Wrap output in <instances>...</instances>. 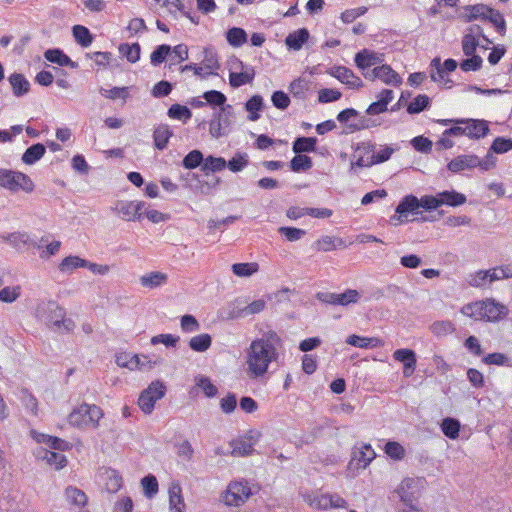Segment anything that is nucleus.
Here are the masks:
<instances>
[{
	"label": "nucleus",
	"instance_id": "obj_16",
	"mask_svg": "<svg viewBox=\"0 0 512 512\" xmlns=\"http://www.w3.org/2000/svg\"><path fill=\"white\" fill-rule=\"evenodd\" d=\"M8 81L12 87V92L16 97H22L30 90V83L23 74L13 73L9 76Z\"/></svg>",
	"mask_w": 512,
	"mask_h": 512
},
{
	"label": "nucleus",
	"instance_id": "obj_44",
	"mask_svg": "<svg viewBox=\"0 0 512 512\" xmlns=\"http://www.w3.org/2000/svg\"><path fill=\"white\" fill-rule=\"evenodd\" d=\"M204 156L200 150H192L190 151L182 160V165L186 169H195L200 165H203Z\"/></svg>",
	"mask_w": 512,
	"mask_h": 512
},
{
	"label": "nucleus",
	"instance_id": "obj_57",
	"mask_svg": "<svg viewBox=\"0 0 512 512\" xmlns=\"http://www.w3.org/2000/svg\"><path fill=\"white\" fill-rule=\"evenodd\" d=\"M512 149V139L497 137L493 141L490 151L497 154L506 153Z\"/></svg>",
	"mask_w": 512,
	"mask_h": 512
},
{
	"label": "nucleus",
	"instance_id": "obj_3",
	"mask_svg": "<svg viewBox=\"0 0 512 512\" xmlns=\"http://www.w3.org/2000/svg\"><path fill=\"white\" fill-rule=\"evenodd\" d=\"M37 311L39 316L49 325L56 327L63 325L66 329H69L68 325L72 323L71 320L65 319L64 309L55 301L42 303Z\"/></svg>",
	"mask_w": 512,
	"mask_h": 512
},
{
	"label": "nucleus",
	"instance_id": "obj_13",
	"mask_svg": "<svg viewBox=\"0 0 512 512\" xmlns=\"http://www.w3.org/2000/svg\"><path fill=\"white\" fill-rule=\"evenodd\" d=\"M479 165V157L474 154L460 155L452 159L448 164L447 168L453 173H458L465 169H472Z\"/></svg>",
	"mask_w": 512,
	"mask_h": 512
},
{
	"label": "nucleus",
	"instance_id": "obj_58",
	"mask_svg": "<svg viewBox=\"0 0 512 512\" xmlns=\"http://www.w3.org/2000/svg\"><path fill=\"white\" fill-rule=\"evenodd\" d=\"M248 165L247 154L237 153L232 159L227 162L226 167L232 172H239Z\"/></svg>",
	"mask_w": 512,
	"mask_h": 512
},
{
	"label": "nucleus",
	"instance_id": "obj_12",
	"mask_svg": "<svg viewBox=\"0 0 512 512\" xmlns=\"http://www.w3.org/2000/svg\"><path fill=\"white\" fill-rule=\"evenodd\" d=\"M457 123L465 125L466 136L471 139L483 138L489 132L488 123L485 120L461 119Z\"/></svg>",
	"mask_w": 512,
	"mask_h": 512
},
{
	"label": "nucleus",
	"instance_id": "obj_29",
	"mask_svg": "<svg viewBox=\"0 0 512 512\" xmlns=\"http://www.w3.org/2000/svg\"><path fill=\"white\" fill-rule=\"evenodd\" d=\"M264 108V101L262 96L253 95L246 103L245 109L249 112L248 119L250 121H257L260 118L259 111Z\"/></svg>",
	"mask_w": 512,
	"mask_h": 512
},
{
	"label": "nucleus",
	"instance_id": "obj_43",
	"mask_svg": "<svg viewBox=\"0 0 512 512\" xmlns=\"http://www.w3.org/2000/svg\"><path fill=\"white\" fill-rule=\"evenodd\" d=\"M441 429L446 437L456 439L459 435L460 423L457 419L448 417L442 421Z\"/></svg>",
	"mask_w": 512,
	"mask_h": 512
},
{
	"label": "nucleus",
	"instance_id": "obj_1",
	"mask_svg": "<svg viewBox=\"0 0 512 512\" xmlns=\"http://www.w3.org/2000/svg\"><path fill=\"white\" fill-rule=\"evenodd\" d=\"M279 343L280 338L274 331H269L251 342L246 359V373L250 379H259L267 373L270 363L278 358Z\"/></svg>",
	"mask_w": 512,
	"mask_h": 512
},
{
	"label": "nucleus",
	"instance_id": "obj_64",
	"mask_svg": "<svg viewBox=\"0 0 512 512\" xmlns=\"http://www.w3.org/2000/svg\"><path fill=\"white\" fill-rule=\"evenodd\" d=\"M467 57H468L467 59H464L460 63V68L463 71H465V72L477 71L481 68L483 60L480 56L474 54L473 56H467Z\"/></svg>",
	"mask_w": 512,
	"mask_h": 512
},
{
	"label": "nucleus",
	"instance_id": "obj_47",
	"mask_svg": "<svg viewBox=\"0 0 512 512\" xmlns=\"http://www.w3.org/2000/svg\"><path fill=\"white\" fill-rule=\"evenodd\" d=\"M144 495L147 498H152L158 493V481L156 477L149 474L141 479Z\"/></svg>",
	"mask_w": 512,
	"mask_h": 512
},
{
	"label": "nucleus",
	"instance_id": "obj_4",
	"mask_svg": "<svg viewBox=\"0 0 512 512\" xmlns=\"http://www.w3.org/2000/svg\"><path fill=\"white\" fill-rule=\"evenodd\" d=\"M166 386L161 381L152 382L147 389L142 391L138 399V405L145 414H150L157 400L164 397Z\"/></svg>",
	"mask_w": 512,
	"mask_h": 512
},
{
	"label": "nucleus",
	"instance_id": "obj_15",
	"mask_svg": "<svg viewBox=\"0 0 512 512\" xmlns=\"http://www.w3.org/2000/svg\"><path fill=\"white\" fill-rule=\"evenodd\" d=\"M0 238L3 241L8 242L18 251H23L25 248L30 246V243H32V239L25 232H13L7 235H1Z\"/></svg>",
	"mask_w": 512,
	"mask_h": 512
},
{
	"label": "nucleus",
	"instance_id": "obj_26",
	"mask_svg": "<svg viewBox=\"0 0 512 512\" xmlns=\"http://www.w3.org/2000/svg\"><path fill=\"white\" fill-rule=\"evenodd\" d=\"M85 408L86 403H83L69 414L68 421L71 425L78 428L90 427V423L87 417L88 414L85 411Z\"/></svg>",
	"mask_w": 512,
	"mask_h": 512
},
{
	"label": "nucleus",
	"instance_id": "obj_41",
	"mask_svg": "<svg viewBox=\"0 0 512 512\" xmlns=\"http://www.w3.org/2000/svg\"><path fill=\"white\" fill-rule=\"evenodd\" d=\"M232 447V454L238 456H248L254 451L253 443L246 439L233 440L230 443Z\"/></svg>",
	"mask_w": 512,
	"mask_h": 512
},
{
	"label": "nucleus",
	"instance_id": "obj_25",
	"mask_svg": "<svg viewBox=\"0 0 512 512\" xmlns=\"http://www.w3.org/2000/svg\"><path fill=\"white\" fill-rule=\"evenodd\" d=\"M378 79L388 85L398 86L402 83V79L391 66L384 64L377 67Z\"/></svg>",
	"mask_w": 512,
	"mask_h": 512
},
{
	"label": "nucleus",
	"instance_id": "obj_53",
	"mask_svg": "<svg viewBox=\"0 0 512 512\" xmlns=\"http://www.w3.org/2000/svg\"><path fill=\"white\" fill-rule=\"evenodd\" d=\"M278 232L283 235L287 241L294 242L300 240L306 235V231L295 227L282 226L278 229Z\"/></svg>",
	"mask_w": 512,
	"mask_h": 512
},
{
	"label": "nucleus",
	"instance_id": "obj_27",
	"mask_svg": "<svg viewBox=\"0 0 512 512\" xmlns=\"http://www.w3.org/2000/svg\"><path fill=\"white\" fill-rule=\"evenodd\" d=\"M45 152L46 147L42 143L33 144L22 155V161L27 165H32L40 160Z\"/></svg>",
	"mask_w": 512,
	"mask_h": 512
},
{
	"label": "nucleus",
	"instance_id": "obj_48",
	"mask_svg": "<svg viewBox=\"0 0 512 512\" xmlns=\"http://www.w3.org/2000/svg\"><path fill=\"white\" fill-rule=\"evenodd\" d=\"M167 114L172 119L183 120L184 122L192 117L191 110L180 104L171 105Z\"/></svg>",
	"mask_w": 512,
	"mask_h": 512
},
{
	"label": "nucleus",
	"instance_id": "obj_49",
	"mask_svg": "<svg viewBox=\"0 0 512 512\" xmlns=\"http://www.w3.org/2000/svg\"><path fill=\"white\" fill-rule=\"evenodd\" d=\"M483 311V301L466 304L461 309L465 316L476 320L483 319Z\"/></svg>",
	"mask_w": 512,
	"mask_h": 512
},
{
	"label": "nucleus",
	"instance_id": "obj_11",
	"mask_svg": "<svg viewBox=\"0 0 512 512\" xmlns=\"http://www.w3.org/2000/svg\"><path fill=\"white\" fill-rule=\"evenodd\" d=\"M483 319L489 322H496L508 314V309L505 305L496 302L494 299H487L483 301Z\"/></svg>",
	"mask_w": 512,
	"mask_h": 512
},
{
	"label": "nucleus",
	"instance_id": "obj_21",
	"mask_svg": "<svg viewBox=\"0 0 512 512\" xmlns=\"http://www.w3.org/2000/svg\"><path fill=\"white\" fill-rule=\"evenodd\" d=\"M173 135L172 130L166 124H160L154 129L153 139L155 147L158 150H163L166 148L170 137Z\"/></svg>",
	"mask_w": 512,
	"mask_h": 512
},
{
	"label": "nucleus",
	"instance_id": "obj_50",
	"mask_svg": "<svg viewBox=\"0 0 512 512\" xmlns=\"http://www.w3.org/2000/svg\"><path fill=\"white\" fill-rule=\"evenodd\" d=\"M257 263H235L232 265V271L239 277H248L257 272Z\"/></svg>",
	"mask_w": 512,
	"mask_h": 512
},
{
	"label": "nucleus",
	"instance_id": "obj_28",
	"mask_svg": "<svg viewBox=\"0 0 512 512\" xmlns=\"http://www.w3.org/2000/svg\"><path fill=\"white\" fill-rule=\"evenodd\" d=\"M317 138L297 137L293 142L292 150L295 154L314 152L316 150Z\"/></svg>",
	"mask_w": 512,
	"mask_h": 512
},
{
	"label": "nucleus",
	"instance_id": "obj_9",
	"mask_svg": "<svg viewBox=\"0 0 512 512\" xmlns=\"http://www.w3.org/2000/svg\"><path fill=\"white\" fill-rule=\"evenodd\" d=\"M393 358L396 361L403 363V375L405 377H410L414 373L417 358L416 353L413 350L408 348L397 349L393 353Z\"/></svg>",
	"mask_w": 512,
	"mask_h": 512
},
{
	"label": "nucleus",
	"instance_id": "obj_52",
	"mask_svg": "<svg viewBox=\"0 0 512 512\" xmlns=\"http://www.w3.org/2000/svg\"><path fill=\"white\" fill-rule=\"evenodd\" d=\"M512 278V263L490 269V282Z\"/></svg>",
	"mask_w": 512,
	"mask_h": 512
},
{
	"label": "nucleus",
	"instance_id": "obj_30",
	"mask_svg": "<svg viewBox=\"0 0 512 512\" xmlns=\"http://www.w3.org/2000/svg\"><path fill=\"white\" fill-rule=\"evenodd\" d=\"M38 455L45 459L49 465H54L56 469L63 468L67 463L66 457L59 452L41 449Z\"/></svg>",
	"mask_w": 512,
	"mask_h": 512
},
{
	"label": "nucleus",
	"instance_id": "obj_20",
	"mask_svg": "<svg viewBox=\"0 0 512 512\" xmlns=\"http://www.w3.org/2000/svg\"><path fill=\"white\" fill-rule=\"evenodd\" d=\"M440 206L448 205L451 207H458L466 203V196L455 190L439 192Z\"/></svg>",
	"mask_w": 512,
	"mask_h": 512
},
{
	"label": "nucleus",
	"instance_id": "obj_39",
	"mask_svg": "<svg viewBox=\"0 0 512 512\" xmlns=\"http://www.w3.org/2000/svg\"><path fill=\"white\" fill-rule=\"evenodd\" d=\"M313 162L311 157L303 154H296L290 161V169L293 172L307 171L311 169Z\"/></svg>",
	"mask_w": 512,
	"mask_h": 512
},
{
	"label": "nucleus",
	"instance_id": "obj_17",
	"mask_svg": "<svg viewBox=\"0 0 512 512\" xmlns=\"http://www.w3.org/2000/svg\"><path fill=\"white\" fill-rule=\"evenodd\" d=\"M347 247L345 241L342 238L332 237V236H323L317 241L314 242V248L317 251L328 252L335 250L336 248H345Z\"/></svg>",
	"mask_w": 512,
	"mask_h": 512
},
{
	"label": "nucleus",
	"instance_id": "obj_45",
	"mask_svg": "<svg viewBox=\"0 0 512 512\" xmlns=\"http://www.w3.org/2000/svg\"><path fill=\"white\" fill-rule=\"evenodd\" d=\"M305 500L310 506L318 509H328L332 507V498L327 494L306 495Z\"/></svg>",
	"mask_w": 512,
	"mask_h": 512
},
{
	"label": "nucleus",
	"instance_id": "obj_14",
	"mask_svg": "<svg viewBox=\"0 0 512 512\" xmlns=\"http://www.w3.org/2000/svg\"><path fill=\"white\" fill-rule=\"evenodd\" d=\"M355 63L359 69L365 70L383 61L381 56L374 51L363 49L355 55Z\"/></svg>",
	"mask_w": 512,
	"mask_h": 512
},
{
	"label": "nucleus",
	"instance_id": "obj_33",
	"mask_svg": "<svg viewBox=\"0 0 512 512\" xmlns=\"http://www.w3.org/2000/svg\"><path fill=\"white\" fill-rule=\"evenodd\" d=\"M216 115L220 122H222V128L227 135L234 123V110L231 105L221 107L220 111L216 112Z\"/></svg>",
	"mask_w": 512,
	"mask_h": 512
},
{
	"label": "nucleus",
	"instance_id": "obj_23",
	"mask_svg": "<svg viewBox=\"0 0 512 512\" xmlns=\"http://www.w3.org/2000/svg\"><path fill=\"white\" fill-rule=\"evenodd\" d=\"M419 203L418 198L414 195H407L405 196L400 203L398 204L396 208V213L399 214V219H401L403 216H406V213H413V214H419Z\"/></svg>",
	"mask_w": 512,
	"mask_h": 512
},
{
	"label": "nucleus",
	"instance_id": "obj_19",
	"mask_svg": "<svg viewBox=\"0 0 512 512\" xmlns=\"http://www.w3.org/2000/svg\"><path fill=\"white\" fill-rule=\"evenodd\" d=\"M309 39V31L306 28H300L292 33H289L285 39V44L289 49L298 51L302 48L303 44Z\"/></svg>",
	"mask_w": 512,
	"mask_h": 512
},
{
	"label": "nucleus",
	"instance_id": "obj_8",
	"mask_svg": "<svg viewBox=\"0 0 512 512\" xmlns=\"http://www.w3.org/2000/svg\"><path fill=\"white\" fill-rule=\"evenodd\" d=\"M235 64H236V66L234 67V69L240 68L243 71L239 72V73L233 72V71L230 72V74H229L230 85L233 88H238L242 85L251 83L255 77L254 68L251 66H245L244 63L242 61H240L239 59H236Z\"/></svg>",
	"mask_w": 512,
	"mask_h": 512
},
{
	"label": "nucleus",
	"instance_id": "obj_7",
	"mask_svg": "<svg viewBox=\"0 0 512 512\" xmlns=\"http://www.w3.org/2000/svg\"><path fill=\"white\" fill-rule=\"evenodd\" d=\"M376 457V453L369 444H362L361 447H354L349 467L365 469Z\"/></svg>",
	"mask_w": 512,
	"mask_h": 512
},
{
	"label": "nucleus",
	"instance_id": "obj_55",
	"mask_svg": "<svg viewBox=\"0 0 512 512\" xmlns=\"http://www.w3.org/2000/svg\"><path fill=\"white\" fill-rule=\"evenodd\" d=\"M21 294V287L19 285L14 287H4L0 290V301L5 303H12L18 299Z\"/></svg>",
	"mask_w": 512,
	"mask_h": 512
},
{
	"label": "nucleus",
	"instance_id": "obj_34",
	"mask_svg": "<svg viewBox=\"0 0 512 512\" xmlns=\"http://www.w3.org/2000/svg\"><path fill=\"white\" fill-rule=\"evenodd\" d=\"M119 53L130 63H136L140 59L141 47L139 43H122L119 45Z\"/></svg>",
	"mask_w": 512,
	"mask_h": 512
},
{
	"label": "nucleus",
	"instance_id": "obj_54",
	"mask_svg": "<svg viewBox=\"0 0 512 512\" xmlns=\"http://www.w3.org/2000/svg\"><path fill=\"white\" fill-rule=\"evenodd\" d=\"M385 453L394 460H401L405 456L403 446L395 441H389L386 443Z\"/></svg>",
	"mask_w": 512,
	"mask_h": 512
},
{
	"label": "nucleus",
	"instance_id": "obj_5",
	"mask_svg": "<svg viewBox=\"0 0 512 512\" xmlns=\"http://www.w3.org/2000/svg\"><path fill=\"white\" fill-rule=\"evenodd\" d=\"M316 299L324 304L348 306L352 303H358L360 293L355 289H347L343 293L317 292Z\"/></svg>",
	"mask_w": 512,
	"mask_h": 512
},
{
	"label": "nucleus",
	"instance_id": "obj_32",
	"mask_svg": "<svg viewBox=\"0 0 512 512\" xmlns=\"http://www.w3.org/2000/svg\"><path fill=\"white\" fill-rule=\"evenodd\" d=\"M65 496L70 504L78 507L85 506L88 500L86 494L74 486H68L65 489Z\"/></svg>",
	"mask_w": 512,
	"mask_h": 512
},
{
	"label": "nucleus",
	"instance_id": "obj_59",
	"mask_svg": "<svg viewBox=\"0 0 512 512\" xmlns=\"http://www.w3.org/2000/svg\"><path fill=\"white\" fill-rule=\"evenodd\" d=\"M454 330V325L450 321H436L431 325V331L436 336L448 335Z\"/></svg>",
	"mask_w": 512,
	"mask_h": 512
},
{
	"label": "nucleus",
	"instance_id": "obj_56",
	"mask_svg": "<svg viewBox=\"0 0 512 512\" xmlns=\"http://www.w3.org/2000/svg\"><path fill=\"white\" fill-rule=\"evenodd\" d=\"M377 125H379V123H377V121L374 119L367 118L365 116H360V117L358 116V119L356 122H351L348 124V128L352 132H354V131L369 129V128L375 127Z\"/></svg>",
	"mask_w": 512,
	"mask_h": 512
},
{
	"label": "nucleus",
	"instance_id": "obj_22",
	"mask_svg": "<svg viewBox=\"0 0 512 512\" xmlns=\"http://www.w3.org/2000/svg\"><path fill=\"white\" fill-rule=\"evenodd\" d=\"M45 58L52 63H56L60 66H69L71 68H77L78 64L72 61L62 50L60 49H49L44 54Z\"/></svg>",
	"mask_w": 512,
	"mask_h": 512
},
{
	"label": "nucleus",
	"instance_id": "obj_2",
	"mask_svg": "<svg viewBox=\"0 0 512 512\" xmlns=\"http://www.w3.org/2000/svg\"><path fill=\"white\" fill-rule=\"evenodd\" d=\"M0 186L14 192L23 190L29 193L34 190V184L29 176L7 169H0Z\"/></svg>",
	"mask_w": 512,
	"mask_h": 512
},
{
	"label": "nucleus",
	"instance_id": "obj_46",
	"mask_svg": "<svg viewBox=\"0 0 512 512\" xmlns=\"http://www.w3.org/2000/svg\"><path fill=\"white\" fill-rule=\"evenodd\" d=\"M171 46L167 44L159 45L150 55L151 64L153 66H159L162 64L166 57L171 53Z\"/></svg>",
	"mask_w": 512,
	"mask_h": 512
},
{
	"label": "nucleus",
	"instance_id": "obj_37",
	"mask_svg": "<svg viewBox=\"0 0 512 512\" xmlns=\"http://www.w3.org/2000/svg\"><path fill=\"white\" fill-rule=\"evenodd\" d=\"M73 36L78 44L82 47H88L93 41V35L89 29L82 25H75L72 29Z\"/></svg>",
	"mask_w": 512,
	"mask_h": 512
},
{
	"label": "nucleus",
	"instance_id": "obj_38",
	"mask_svg": "<svg viewBox=\"0 0 512 512\" xmlns=\"http://www.w3.org/2000/svg\"><path fill=\"white\" fill-rule=\"evenodd\" d=\"M212 343V338L209 334H199L194 336L189 341V347L196 352H204L209 349Z\"/></svg>",
	"mask_w": 512,
	"mask_h": 512
},
{
	"label": "nucleus",
	"instance_id": "obj_40",
	"mask_svg": "<svg viewBox=\"0 0 512 512\" xmlns=\"http://www.w3.org/2000/svg\"><path fill=\"white\" fill-rule=\"evenodd\" d=\"M227 162L222 157H214L212 155L204 158L202 171L204 172H219L226 168Z\"/></svg>",
	"mask_w": 512,
	"mask_h": 512
},
{
	"label": "nucleus",
	"instance_id": "obj_61",
	"mask_svg": "<svg viewBox=\"0 0 512 512\" xmlns=\"http://www.w3.org/2000/svg\"><path fill=\"white\" fill-rule=\"evenodd\" d=\"M411 145L416 151L427 154L431 152L433 143L424 136H416L411 140Z\"/></svg>",
	"mask_w": 512,
	"mask_h": 512
},
{
	"label": "nucleus",
	"instance_id": "obj_62",
	"mask_svg": "<svg viewBox=\"0 0 512 512\" xmlns=\"http://www.w3.org/2000/svg\"><path fill=\"white\" fill-rule=\"evenodd\" d=\"M21 401L28 411H30L33 415H37L38 401L27 389L22 390Z\"/></svg>",
	"mask_w": 512,
	"mask_h": 512
},
{
	"label": "nucleus",
	"instance_id": "obj_51",
	"mask_svg": "<svg viewBox=\"0 0 512 512\" xmlns=\"http://www.w3.org/2000/svg\"><path fill=\"white\" fill-rule=\"evenodd\" d=\"M137 209L138 208L134 205V202H120L117 204L119 214L128 221L137 219Z\"/></svg>",
	"mask_w": 512,
	"mask_h": 512
},
{
	"label": "nucleus",
	"instance_id": "obj_18",
	"mask_svg": "<svg viewBox=\"0 0 512 512\" xmlns=\"http://www.w3.org/2000/svg\"><path fill=\"white\" fill-rule=\"evenodd\" d=\"M167 279V274L160 271H154L141 276L139 281L143 287L155 289L166 284Z\"/></svg>",
	"mask_w": 512,
	"mask_h": 512
},
{
	"label": "nucleus",
	"instance_id": "obj_6",
	"mask_svg": "<svg viewBox=\"0 0 512 512\" xmlns=\"http://www.w3.org/2000/svg\"><path fill=\"white\" fill-rule=\"evenodd\" d=\"M251 490L246 482H232L222 494L223 502L228 506H240L250 497Z\"/></svg>",
	"mask_w": 512,
	"mask_h": 512
},
{
	"label": "nucleus",
	"instance_id": "obj_24",
	"mask_svg": "<svg viewBox=\"0 0 512 512\" xmlns=\"http://www.w3.org/2000/svg\"><path fill=\"white\" fill-rule=\"evenodd\" d=\"M182 489L179 484H173L169 489V505L170 512H184V500L182 497Z\"/></svg>",
	"mask_w": 512,
	"mask_h": 512
},
{
	"label": "nucleus",
	"instance_id": "obj_63",
	"mask_svg": "<svg viewBox=\"0 0 512 512\" xmlns=\"http://www.w3.org/2000/svg\"><path fill=\"white\" fill-rule=\"evenodd\" d=\"M487 20L490 21L496 28V30L503 34L506 30V22L503 15L491 8V12H488Z\"/></svg>",
	"mask_w": 512,
	"mask_h": 512
},
{
	"label": "nucleus",
	"instance_id": "obj_36",
	"mask_svg": "<svg viewBox=\"0 0 512 512\" xmlns=\"http://www.w3.org/2000/svg\"><path fill=\"white\" fill-rule=\"evenodd\" d=\"M228 43L233 47H240L247 41V33L239 27H232L226 33Z\"/></svg>",
	"mask_w": 512,
	"mask_h": 512
},
{
	"label": "nucleus",
	"instance_id": "obj_42",
	"mask_svg": "<svg viewBox=\"0 0 512 512\" xmlns=\"http://www.w3.org/2000/svg\"><path fill=\"white\" fill-rule=\"evenodd\" d=\"M430 107V98L421 94L415 97L410 104L407 106V112L409 114H417L420 113Z\"/></svg>",
	"mask_w": 512,
	"mask_h": 512
},
{
	"label": "nucleus",
	"instance_id": "obj_35",
	"mask_svg": "<svg viewBox=\"0 0 512 512\" xmlns=\"http://www.w3.org/2000/svg\"><path fill=\"white\" fill-rule=\"evenodd\" d=\"M88 265V261L82 259L78 256H68L64 258L59 264L58 268L61 272L70 273L74 269L79 267H86Z\"/></svg>",
	"mask_w": 512,
	"mask_h": 512
},
{
	"label": "nucleus",
	"instance_id": "obj_60",
	"mask_svg": "<svg viewBox=\"0 0 512 512\" xmlns=\"http://www.w3.org/2000/svg\"><path fill=\"white\" fill-rule=\"evenodd\" d=\"M290 92L297 98H303L309 88V82L303 78L295 79L290 84Z\"/></svg>",
	"mask_w": 512,
	"mask_h": 512
},
{
	"label": "nucleus",
	"instance_id": "obj_10",
	"mask_svg": "<svg viewBox=\"0 0 512 512\" xmlns=\"http://www.w3.org/2000/svg\"><path fill=\"white\" fill-rule=\"evenodd\" d=\"M328 73L337 78L340 82L348 85L350 88H360L363 86L362 80L347 67L334 66L330 68Z\"/></svg>",
	"mask_w": 512,
	"mask_h": 512
},
{
	"label": "nucleus",
	"instance_id": "obj_31",
	"mask_svg": "<svg viewBox=\"0 0 512 512\" xmlns=\"http://www.w3.org/2000/svg\"><path fill=\"white\" fill-rule=\"evenodd\" d=\"M467 21H473L475 19L487 20L488 12H491V8L484 4L468 5L465 7Z\"/></svg>",
	"mask_w": 512,
	"mask_h": 512
}]
</instances>
